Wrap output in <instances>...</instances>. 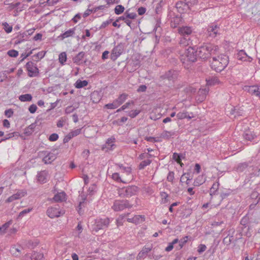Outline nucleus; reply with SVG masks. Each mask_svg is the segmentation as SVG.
<instances>
[{"label": "nucleus", "instance_id": "nucleus-5", "mask_svg": "<svg viewBox=\"0 0 260 260\" xmlns=\"http://www.w3.org/2000/svg\"><path fill=\"white\" fill-rule=\"evenodd\" d=\"M81 29H80V27L79 26H76L72 28H71L66 31H65L64 33H62L60 34L58 36V38L61 40H63V39L69 38L70 37H76L77 39L79 40L80 39V32L81 31Z\"/></svg>", "mask_w": 260, "mask_h": 260}, {"label": "nucleus", "instance_id": "nucleus-10", "mask_svg": "<svg viewBox=\"0 0 260 260\" xmlns=\"http://www.w3.org/2000/svg\"><path fill=\"white\" fill-rule=\"evenodd\" d=\"M124 46L122 44H118L112 50L111 54V59L116 60L123 52Z\"/></svg>", "mask_w": 260, "mask_h": 260}, {"label": "nucleus", "instance_id": "nucleus-34", "mask_svg": "<svg viewBox=\"0 0 260 260\" xmlns=\"http://www.w3.org/2000/svg\"><path fill=\"white\" fill-rule=\"evenodd\" d=\"M35 127L36 124L35 123L31 124L28 127L25 128L24 134L28 136L31 135L34 132Z\"/></svg>", "mask_w": 260, "mask_h": 260}, {"label": "nucleus", "instance_id": "nucleus-61", "mask_svg": "<svg viewBox=\"0 0 260 260\" xmlns=\"http://www.w3.org/2000/svg\"><path fill=\"white\" fill-rule=\"evenodd\" d=\"M154 155H152L151 154H148V153H146V152L145 153H142V154H141L140 155H139V158L140 159H144L145 158H149V157H152V156H153Z\"/></svg>", "mask_w": 260, "mask_h": 260}, {"label": "nucleus", "instance_id": "nucleus-29", "mask_svg": "<svg viewBox=\"0 0 260 260\" xmlns=\"http://www.w3.org/2000/svg\"><path fill=\"white\" fill-rule=\"evenodd\" d=\"M19 133L17 132L9 133L7 135H6L4 138L0 139V143L4 142L14 137H16L18 138L19 136Z\"/></svg>", "mask_w": 260, "mask_h": 260}, {"label": "nucleus", "instance_id": "nucleus-31", "mask_svg": "<svg viewBox=\"0 0 260 260\" xmlns=\"http://www.w3.org/2000/svg\"><path fill=\"white\" fill-rule=\"evenodd\" d=\"M115 138H109L106 141L105 147L109 150H113L115 147Z\"/></svg>", "mask_w": 260, "mask_h": 260}, {"label": "nucleus", "instance_id": "nucleus-59", "mask_svg": "<svg viewBox=\"0 0 260 260\" xmlns=\"http://www.w3.org/2000/svg\"><path fill=\"white\" fill-rule=\"evenodd\" d=\"M14 112L12 109L6 110L5 111V115L8 117L10 118L13 115Z\"/></svg>", "mask_w": 260, "mask_h": 260}, {"label": "nucleus", "instance_id": "nucleus-52", "mask_svg": "<svg viewBox=\"0 0 260 260\" xmlns=\"http://www.w3.org/2000/svg\"><path fill=\"white\" fill-rule=\"evenodd\" d=\"M105 107L109 109H115L118 107L115 101L112 103H109L105 105Z\"/></svg>", "mask_w": 260, "mask_h": 260}, {"label": "nucleus", "instance_id": "nucleus-50", "mask_svg": "<svg viewBox=\"0 0 260 260\" xmlns=\"http://www.w3.org/2000/svg\"><path fill=\"white\" fill-rule=\"evenodd\" d=\"M3 25L4 26V29L7 33H10L12 31V26H10L7 22L3 23Z\"/></svg>", "mask_w": 260, "mask_h": 260}, {"label": "nucleus", "instance_id": "nucleus-14", "mask_svg": "<svg viewBox=\"0 0 260 260\" xmlns=\"http://www.w3.org/2000/svg\"><path fill=\"white\" fill-rule=\"evenodd\" d=\"M208 88H200L198 92V96H197V101L199 102H202L204 101L206 98V95L209 92Z\"/></svg>", "mask_w": 260, "mask_h": 260}, {"label": "nucleus", "instance_id": "nucleus-3", "mask_svg": "<svg viewBox=\"0 0 260 260\" xmlns=\"http://www.w3.org/2000/svg\"><path fill=\"white\" fill-rule=\"evenodd\" d=\"M197 50L193 47H189L180 56L182 62L188 66L190 63L195 62L197 59Z\"/></svg>", "mask_w": 260, "mask_h": 260}, {"label": "nucleus", "instance_id": "nucleus-45", "mask_svg": "<svg viewBox=\"0 0 260 260\" xmlns=\"http://www.w3.org/2000/svg\"><path fill=\"white\" fill-rule=\"evenodd\" d=\"M12 224V221H9L8 222L4 224L2 226L0 227V232L2 233H5L6 230Z\"/></svg>", "mask_w": 260, "mask_h": 260}, {"label": "nucleus", "instance_id": "nucleus-24", "mask_svg": "<svg viewBox=\"0 0 260 260\" xmlns=\"http://www.w3.org/2000/svg\"><path fill=\"white\" fill-rule=\"evenodd\" d=\"M152 249V247L144 246L142 250L139 253L138 256L139 258H144L146 257L148 253Z\"/></svg>", "mask_w": 260, "mask_h": 260}, {"label": "nucleus", "instance_id": "nucleus-25", "mask_svg": "<svg viewBox=\"0 0 260 260\" xmlns=\"http://www.w3.org/2000/svg\"><path fill=\"white\" fill-rule=\"evenodd\" d=\"M101 95L98 91H93L90 95V100L93 103H98L101 100Z\"/></svg>", "mask_w": 260, "mask_h": 260}, {"label": "nucleus", "instance_id": "nucleus-4", "mask_svg": "<svg viewBox=\"0 0 260 260\" xmlns=\"http://www.w3.org/2000/svg\"><path fill=\"white\" fill-rule=\"evenodd\" d=\"M110 222V219L108 217L96 218L94 224L92 225V230L97 232L100 230H104L108 228Z\"/></svg>", "mask_w": 260, "mask_h": 260}, {"label": "nucleus", "instance_id": "nucleus-53", "mask_svg": "<svg viewBox=\"0 0 260 260\" xmlns=\"http://www.w3.org/2000/svg\"><path fill=\"white\" fill-rule=\"evenodd\" d=\"M127 18L129 19H134L137 17V14L135 13H129L128 11L125 12Z\"/></svg>", "mask_w": 260, "mask_h": 260}, {"label": "nucleus", "instance_id": "nucleus-21", "mask_svg": "<svg viewBox=\"0 0 260 260\" xmlns=\"http://www.w3.org/2000/svg\"><path fill=\"white\" fill-rule=\"evenodd\" d=\"M176 135V133L174 131H163L160 135V138L164 139H169L171 138H174Z\"/></svg>", "mask_w": 260, "mask_h": 260}, {"label": "nucleus", "instance_id": "nucleus-19", "mask_svg": "<svg viewBox=\"0 0 260 260\" xmlns=\"http://www.w3.org/2000/svg\"><path fill=\"white\" fill-rule=\"evenodd\" d=\"M145 220V216L141 215H136L133 218H128L127 221L129 222L134 223L136 224L143 222Z\"/></svg>", "mask_w": 260, "mask_h": 260}, {"label": "nucleus", "instance_id": "nucleus-56", "mask_svg": "<svg viewBox=\"0 0 260 260\" xmlns=\"http://www.w3.org/2000/svg\"><path fill=\"white\" fill-rule=\"evenodd\" d=\"M81 133V129L78 128L77 129H75L74 131H73L69 133L70 135L72 137V138H73L75 136H77V135H79Z\"/></svg>", "mask_w": 260, "mask_h": 260}, {"label": "nucleus", "instance_id": "nucleus-47", "mask_svg": "<svg viewBox=\"0 0 260 260\" xmlns=\"http://www.w3.org/2000/svg\"><path fill=\"white\" fill-rule=\"evenodd\" d=\"M112 178L113 180H114L116 181L126 183V182H125L121 179L120 175H119V173H113L112 175Z\"/></svg>", "mask_w": 260, "mask_h": 260}, {"label": "nucleus", "instance_id": "nucleus-26", "mask_svg": "<svg viewBox=\"0 0 260 260\" xmlns=\"http://www.w3.org/2000/svg\"><path fill=\"white\" fill-rule=\"evenodd\" d=\"M192 115L190 116L188 114V113L186 111H183L182 112H180L177 114V117L179 119H183L184 118H187L188 119H190L194 117V116L192 115V114L191 113Z\"/></svg>", "mask_w": 260, "mask_h": 260}, {"label": "nucleus", "instance_id": "nucleus-57", "mask_svg": "<svg viewBox=\"0 0 260 260\" xmlns=\"http://www.w3.org/2000/svg\"><path fill=\"white\" fill-rule=\"evenodd\" d=\"M37 108H38L35 104H32L29 107L28 111L30 113L33 114L36 112Z\"/></svg>", "mask_w": 260, "mask_h": 260}, {"label": "nucleus", "instance_id": "nucleus-58", "mask_svg": "<svg viewBox=\"0 0 260 260\" xmlns=\"http://www.w3.org/2000/svg\"><path fill=\"white\" fill-rule=\"evenodd\" d=\"M58 139V135L57 134L53 133L51 134L49 137V140L50 141H55Z\"/></svg>", "mask_w": 260, "mask_h": 260}, {"label": "nucleus", "instance_id": "nucleus-7", "mask_svg": "<svg viewBox=\"0 0 260 260\" xmlns=\"http://www.w3.org/2000/svg\"><path fill=\"white\" fill-rule=\"evenodd\" d=\"M64 211L59 208L58 205L50 207L46 211L47 215L51 218L58 217L64 214Z\"/></svg>", "mask_w": 260, "mask_h": 260}, {"label": "nucleus", "instance_id": "nucleus-22", "mask_svg": "<svg viewBox=\"0 0 260 260\" xmlns=\"http://www.w3.org/2000/svg\"><path fill=\"white\" fill-rule=\"evenodd\" d=\"M179 44L183 47H185L191 44V38L190 36L181 37L179 41Z\"/></svg>", "mask_w": 260, "mask_h": 260}, {"label": "nucleus", "instance_id": "nucleus-63", "mask_svg": "<svg viewBox=\"0 0 260 260\" xmlns=\"http://www.w3.org/2000/svg\"><path fill=\"white\" fill-rule=\"evenodd\" d=\"M174 173L173 172H169V173L168 174L167 176V180L169 182H172L174 180Z\"/></svg>", "mask_w": 260, "mask_h": 260}, {"label": "nucleus", "instance_id": "nucleus-41", "mask_svg": "<svg viewBox=\"0 0 260 260\" xmlns=\"http://www.w3.org/2000/svg\"><path fill=\"white\" fill-rule=\"evenodd\" d=\"M45 51H42L34 55V57L36 58V61H38L45 56Z\"/></svg>", "mask_w": 260, "mask_h": 260}, {"label": "nucleus", "instance_id": "nucleus-48", "mask_svg": "<svg viewBox=\"0 0 260 260\" xmlns=\"http://www.w3.org/2000/svg\"><path fill=\"white\" fill-rule=\"evenodd\" d=\"M44 256L43 254L42 253L35 252L32 255V258L35 259L36 260H42Z\"/></svg>", "mask_w": 260, "mask_h": 260}, {"label": "nucleus", "instance_id": "nucleus-43", "mask_svg": "<svg viewBox=\"0 0 260 260\" xmlns=\"http://www.w3.org/2000/svg\"><path fill=\"white\" fill-rule=\"evenodd\" d=\"M124 10V8L122 5H117L114 9L115 13L117 15L121 14L123 12Z\"/></svg>", "mask_w": 260, "mask_h": 260}, {"label": "nucleus", "instance_id": "nucleus-6", "mask_svg": "<svg viewBox=\"0 0 260 260\" xmlns=\"http://www.w3.org/2000/svg\"><path fill=\"white\" fill-rule=\"evenodd\" d=\"M132 207L127 200H115L112 206V209L115 211H119L126 208Z\"/></svg>", "mask_w": 260, "mask_h": 260}, {"label": "nucleus", "instance_id": "nucleus-30", "mask_svg": "<svg viewBox=\"0 0 260 260\" xmlns=\"http://www.w3.org/2000/svg\"><path fill=\"white\" fill-rule=\"evenodd\" d=\"M206 179L204 175L199 176L194 181L193 185L199 186L203 184L205 182Z\"/></svg>", "mask_w": 260, "mask_h": 260}, {"label": "nucleus", "instance_id": "nucleus-44", "mask_svg": "<svg viewBox=\"0 0 260 260\" xmlns=\"http://www.w3.org/2000/svg\"><path fill=\"white\" fill-rule=\"evenodd\" d=\"M67 60V54L66 52H63L61 53L59 55V62L63 64Z\"/></svg>", "mask_w": 260, "mask_h": 260}, {"label": "nucleus", "instance_id": "nucleus-28", "mask_svg": "<svg viewBox=\"0 0 260 260\" xmlns=\"http://www.w3.org/2000/svg\"><path fill=\"white\" fill-rule=\"evenodd\" d=\"M181 21L180 16H176L172 17L171 19V26L172 27L176 28Z\"/></svg>", "mask_w": 260, "mask_h": 260}, {"label": "nucleus", "instance_id": "nucleus-20", "mask_svg": "<svg viewBox=\"0 0 260 260\" xmlns=\"http://www.w3.org/2000/svg\"><path fill=\"white\" fill-rule=\"evenodd\" d=\"M56 159L55 155L51 152L47 153V154L43 158V162L46 164H51Z\"/></svg>", "mask_w": 260, "mask_h": 260}, {"label": "nucleus", "instance_id": "nucleus-32", "mask_svg": "<svg viewBox=\"0 0 260 260\" xmlns=\"http://www.w3.org/2000/svg\"><path fill=\"white\" fill-rule=\"evenodd\" d=\"M32 97L30 94L26 93L25 94L20 95L19 96V100L21 102H30L32 100Z\"/></svg>", "mask_w": 260, "mask_h": 260}, {"label": "nucleus", "instance_id": "nucleus-13", "mask_svg": "<svg viewBox=\"0 0 260 260\" xmlns=\"http://www.w3.org/2000/svg\"><path fill=\"white\" fill-rule=\"evenodd\" d=\"M244 90L248 92L252 95H255L258 97H260V90L259 88L256 86H245Z\"/></svg>", "mask_w": 260, "mask_h": 260}, {"label": "nucleus", "instance_id": "nucleus-62", "mask_svg": "<svg viewBox=\"0 0 260 260\" xmlns=\"http://www.w3.org/2000/svg\"><path fill=\"white\" fill-rule=\"evenodd\" d=\"M173 158L178 163H180L181 158L179 154L177 153H174L173 155Z\"/></svg>", "mask_w": 260, "mask_h": 260}, {"label": "nucleus", "instance_id": "nucleus-35", "mask_svg": "<svg viewBox=\"0 0 260 260\" xmlns=\"http://www.w3.org/2000/svg\"><path fill=\"white\" fill-rule=\"evenodd\" d=\"M207 84L208 85H214L218 84L219 81L217 77H212L208 80H206Z\"/></svg>", "mask_w": 260, "mask_h": 260}, {"label": "nucleus", "instance_id": "nucleus-36", "mask_svg": "<svg viewBox=\"0 0 260 260\" xmlns=\"http://www.w3.org/2000/svg\"><path fill=\"white\" fill-rule=\"evenodd\" d=\"M151 162V160L147 159L141 162L139 166V169L140 170L144 169L146 166L149 165Z\"/></svg>", "mask_w": 260, "mask_h": 260}, {"label": "nucleus", "instance_id": "nucleus-46", "mask_svg": "<svg viewBox=\"0 0 260 260\" xmlns=\"http://www.w3.org/2000/svg\"><path fill=\"white\" fill-rule=\"evenodd\" d=\"M134 103L133 101L127 102L124 105H123L121 108L118 109L116 112H119L121 111H123V110H125V109L127 108L128 107H129V106H130V105H134Z\"/></svg>", "mask_w": 260, "mask_h": 260}, {"label": "nucleus", "instance_id": "nucleus-49", "mask_svg": "<svg viewBox=\"0 0 260 260\" xmlns=\"http://www.w3.org/2000/svg\"><path fill=\"white\" fill-rule=\"evenodd\" d=\"M24 36H27V35L25 33H23L22 34H20L19 36H18L16 38L17 40H16L15 43L18 44H20L22 42H23L24 41V39H23V38Z\"/></svg>", "mask_w": 260, "mask_h": 260}, {"label": "nucleus", "instance_id": "nucleus-60", "mask_svg": "<svg viewBox=\"0 0 260 260\" xmlns=\"http://www.w3.org/2000/svg\"><path fill=\"white\" fill-rule=\"evenodd\" d=\"M112 19H110L106 21L103 22L102 23V24H101L100 28L101 29L105 28L107 26H108L109 24H110L112 22Z\"/></svg>", "mask_w": 260, "mask_h": 260}, {"label": "nucleus", "instance_id": "nucleus-1", "mask_svg": "<svg viewBox=\"0 0 260 260\" xmlns=\"http://www.w3.org/2000/svg\"><path fill=\"white\" fill-rule=\"evenodd\" d=\"M218 49L217 46L210 44H205L198 48L197 50L198 56L202 59H206L210 55L216 54L218 52Z\"/></svg>", "mask_w": 260, "mask_h": 260}, {"label": "nucleus", "instance_id": "nucleus-23", "mask_svg": "<svg viewBox=\"0 0 260 260\" xmlns=\"http://www.w3.org/2000/svg\"><path fill=\"white\" fill-rule=\"evenodd\" d=\"M66 194L64 192H61L56 193L53 198L56 202H61L66 200Z\"/></svg>", "mask_w": 260, "mask_h": 260}, {"label": "nucleus", "instance_id": "nucleus-11", "mask_svg": "<svg viewBox=\"0 0 260 260\" xmlns=\"http://www.w3.org/2000/svg\"><path fill=\"white\" fill-rule=\"evenodd\" d=\"M219 34V27L217 24H211L209 25L207 30V36L210 38H215Z\"/></svg>", "mask_w": 260, "mask_h": 260}, {"label": "nucleus", "instance_id": "nucleus-9", "mask_svg": "<svg viewBox=\"0 0 260 260\" xmlns=\"http://www.w3.org/2000/svg\"><path fill=\"white\" fill-rule=\"evenodd\" d=\"M26 68L28 71V75L29 77H36L39 74V69L31 61H29L26 64Z\"/></svg>", "mask_w": 260, "mask_h": 260}, {"label": "nucleus", "instance_id": "nucleus-55", "mask_svg": "<svg viewBox=\"0 0 260 260\" xmlns=\"http://www.w3.org/2000/svg\"><path fill=\"white\" fill-rule=\"evenodd\" d=\"M248 164L246 162L240 164L238 165V170L240 171H243L248 167Z\"/></svg>", "mask_w": 260, "mask_h": 260}, {"label": "nucleus", "instance_id": "nucleus-51", "mask_svg": "<svg viewBox=\"0 0 260 260\" xmlns=\"http://www.w3.org/2000/svg\"><path fill=\"white\" fill-rule=\"evenodd\" d=\"M7 54L10 57H16L18 55V51L12 49L8 51Z\"/></svg>", "mask_w": 260, "mask_h": 260}, {"label": "nucleus", "instance_id": "nucleus-64", "mask_svg": "<svg viewBox=\"0 0 260 260\" xmlns=\"http://www.w3.org/2000/svg\"><path fill=\"white\" fill-rule=\"evenodd\" d=\"M206 249V246L204 244H201L198 247V252L199 253H201L205 251Z\"/></svg>", "mask_w": 260, "mask_h": 260}, {"label": "nucleus", "instance_id": "nucleus-54", "mask_svg": "<svg viewBox=\"0 0 260 260\" xmlns=\"http://www.w3.org/2000/svg\"><path fill=\"white\" fill-rule=\"evenodd\" d=\"M140 113V110H132L130 111L128 113V115L134 118L136 117L139 113Z\"/></svg>", "mask_w": 260, "mask_h": 260}, {"label": "nucleus", "instance_id": "nucleus-2", "mask_svg": "<svg viewBox=\"0 0 260 260\" xmlns=\"http://www.w3.org/2000/svg\"><path fill=\"white\" fill-rule=\"evenodd\" d=\"M229 63V59L227 56L221 54L212 58L211 62V68L216 72H220L223 70Z\"/></svg>", "mask_w": 260, "mask_h": 260}, {"label": "nucleus", "instance_id": "nucleus-37", "mask_svg": "<svg viewBox=\"0 0 260 260\" xmlns=\"http://www.w3.org/2000/svg\"><path fill=\"white\" fill-rule=\"evenodd\" d=\"M26 194L27 192L25 189L18 190L17 191L16 193H15V196L18 198V199H20V198L24 197Z\"/></svg>", "mask_w": 260, "mask_h": 260}, {"label": "nucleus", "instance_id": "nucleus-12", "mask_svg": "<svg viewBox=\"0 0 260 260\" xmlns=\"http://www.w3.org/2000/svg\"><path fill=\"white\" fill-rule=\"evenodd\" d=\"M176 8L178 12L180 13H184L191 10V8L188 4L183 1H179L176 4Z\"/></svg>", "mask_w": 260, "mask_h": 260}, {"label": "nucleus", "instance_id": "nucleus-16", "mask_svg": "<svg viewBox=\"0 0 260 260\" xmlns=\"http://www.w3.org/2000/svg\"><path fill=\"white\" fill-rule=\"evenodd\" d=\"M178 32L183 37L186 36H190L192 32L191 27L187 26H183L179 27L178 29Z\"/></svg>", "mask_w": 260, "mask_h": 260}, {"label": "nucleus", "instance_id": "nucleus-8", "mask_svg": "<svg viewBox=\"0 0 260 260\" xmlns=\"http://www.w3.org/2000/svg\"><path fill=\"white\" fill-rule=\"evenodd\" d=\"M136 190V186H128L120 189L118 190V194L121 197H130L135 193Z\"/></svg>", "mask_w": 260, "mask_h": 260}, {"label": "nucleus", "instance_id": "nucleus-40", "mask_svg": "<svg viewBox=\"0 0 260 260\" xmlns=\"http://www.w3.org/2000/svg\"><path fill=\"white\" fill-rule=\"evenodd\" d=\"M178 239H174L171 243H169V245L165 248V250L168 252L171 251L173 248V245L178 243Z\"/></svg>", "mask_w": 260, "mask_h": 260}, {"label": "nucleus", "instance_id": "nucleus-39", "mask_svg": "<svg viewBox=\"0 0 260 260\" xmlns=\"http://www.w3.org/2000/svg\"><path fill=\"white\" fill-rule=\"evenodd\" d=\"M243 137L246 140L248 141H252L254 139V136L251 133V132L248 131L244 133Z\"/></svg>", "mask_w": 260, "mask_h": 260}, {"label": "nucleus", "instance_id": "nucleus-15", "mask_svg": "<svg viewBox=\"0 0 260 260\" xmlns=\"http://www.w3.org/2000/svg\"><path fill=\"white\" fill-rule=\"evenodd\" d=\"M23 248L20 245H17L11 246L10 252L15 256H19L23 253Z\"/></svg>", "mask_w": 260, "mask_h": 260}, {"label": "nucleus", "instance_id": "nucleus-42", "mask_svg": "<svg viewBox=\"0 0 260 260\" xmlns=\"http://www.w3.org/2000/svg\"><path fill=\"white\" fill-rule=\"evenodd\" d=\"M32 208H27L23 210L19 213L18 218H22V217H23L26 214L29 213L32 211Z\"/></svg>", "mask_w": 260, "mask_h": 260}, {"label": "nucleus", "instance_id": "nucleus-18", "mask_svg": "<svg viewBox=\"0 0 260 260\" xmlns=\"http://www.w3.org/2000/svg\"><path fill=\"white\" fill-rule=\"evenodd\" d=\"M48 173L46 170L42 171L38 173L37 179L38 181L41 183H44L46 182L48 179Z\"/></svg>", "mask_w": 260, "mask_h": 260}, {"label": "nucleus", "instance_id": "nucleus-27", "mask_svg": "<svg viewBox=\"0 0 260 260\" xmlns=\"http://www.w3.org/2000/svg\"><path fill=\"white\" fill-rule=\"evenodd\" d=\"M128 97V94L126 93H122L121 94L117 99L115 100V102L117 105V106L119 107L122 104H123L125 100L127 99Z\"/></svg>", "mask_w": 260, "mask_h": 260}, {"label": "nucleus", "instance_id": "nucleus-17", "mask_svg": "<svg viewBox=\"0 0 260 260\" xmlns=\"http://www.w3.org/2000/svg\"><path fill=\"white\" fill-rule=\"evenodd\" d=\"M236 57L239 60L241 61H248L250 62L252 58L248 56L246 52L243 50H240L236 54Z\"/></svg>", "mask_w": 260, "mask_h": 260}, {"label": "nucleus", "instance_id": "nucleus-38", "mask_svg": "<svg viewBox=\"0 0 260 260\" xmlns=\"http://www.w3.org/2000/svg\"><path fill=\"white\" fill-rule=\"evenodd\" d=\"M188 176H189L188 174H186L185 173L183 174L180 178V182H185L187 184H189L190 183V181L191 179L189 178Z\"/></svg>", "mask_w": 260, "mask_h": 260}, {"label": "nucleus", "instance_id": "nucleus-33", "mask_svg": "<svg viewBox=\"0 0 260 260\" xmlns=\"http://www.w3.org/2000/svg\"><path fill=\"white\" fill-rule=\"evenodd\" d=\"M219 183L218 182L213 183L210 189V194L211 196L214 195L217 192L219 188Z\"/></svg>", "mask_w": 260, "mask_h": 260}]
</instances>
